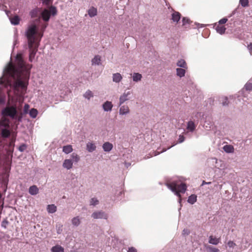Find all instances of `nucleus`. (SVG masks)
Returning a JSON list of instances; mask_svg holds the SVG:
<instances>
[{
	"label": "nucleus",
	"instance_id": "27",
	"mask_svg": "<svg viewBox=\"0 0 252 252\" xmlns=\"http://www.w3.org/2000/svg\"><path fill=\"white\" fill-rule=\"evenodd\" d=\"M73 151L72 146L71 145L64 146L63 148V151L66 154H69Z\"/></svg>",
	"mask_w": 252,
	"mask_h": 252
},
{
	"label": "nucleus",
	"instance_id": "1",
	"mask_svg": "<svg viewBox=\"0 0 252 252\" xmlns=\"http://www.w3.org/2000/svg\"><path fill=\"white\" fill-rule=\"evenodd\" d=\"M32 64H27L22 54H17L14 63L10 62L0 77V85L7 89L8 102L2 110L3 116L21 122L24 96L29 83Z\"/></svg>",
	"mask_w": 252,
	"mask_h": 252
},
{
	"label": "nucleus",
	"instance_id": "62",
	"mask_svg": "<svg viewBox=\"0 0 252 252\" xmlns=\"http://www.w3.org/2000/svg\"><path fill=\"white\" fill-rule=\"evenodd\" d=\"M173 145L172 146H171V147H169L168 149H169L171 147H172Z\"/></svg>",
	"mask_w": 252,
	"mask_h": 252
},
{
	"label": "nucleus",
	"instance_id": "15",
	"mask_svg": "<svg viewBox=\"0 0 252 252\" xmlns=\"http://www.w3.org/2000/svg\"><path fill=\"white\" fill-rule=\"evenodd\" d=\"M181 19V14L179 12L177 11H174L172 14V20L173 22L175 23H178L180 19Z\"/></svg>",
	"mask_w": 252,
	"mask_h": 252
},
{
	"label": "nucleus",
	"instance_id": "55",
	"mask_svg": "<svg viewBox=\"0 0 252 252\" xmlns=\"http://www.w3.org/2000/svg\"><path fill=\"white\" fill-rule=\"evenodd\" d=\"M248 48L250 50L252 49V43L250 44V45L248 46Z\"/></svg>",
	"mask_w": 252,
	"mask_h": 252
},
{
	"label": "nucleus",
	"instance_id": "57",
	"mask_svg": "<svg viewBox=\"0 0 252 252\" xmlns=\"http://www.w3.org/2000/svg\"><path fill=\"white\" fill-rule=\"evenodd\" d=\"M198 26H200L199 27H200V28H202V27H204V25H202V24H198Z\"/></svg>",
	"mask_w": 252,
	"mask_h": 252
},
{
	"label": "nucleus",
	"instance_id": "60",
	"mask_svg": "<svg viewBox=\"0 0 252 252\" xmlns=\"http://www.w3.org/2000/svg\"><path fill=\"white\" fill-rule=\"evenodd\" d=\"M57 233H60V230L59 229L58 231H57Z\"/></svg>",
	"mask_w": 252,
	"mask_h": 252
},
{
	"label": "nucleus",
	"instance_id": "39",
	"mask_svg": "<svg viewBox=\"0 0 252 252\" xmlns=\"http://www.w3.org/2000/svg\"><path fill=\"white\" fill-rule=\"evenodd\" d=\"M207 250L209 252H220V250L216 248L213 247L212 246H208L207 247Z\"/></svg>",
	"mask_w": 252,
	"mask_h": 252
},
{
	"label": "nucleus",
	"instance_id": "19",
	"mask_svg": "<svg viewBox=\"0 0 252 252\" xmlns=\"http://www.w3.org/2000/svg\"><path fill=\"white\" fill-rule=\"evenodd\" d=\"M88 13L90 17H94L97 15V9L94 7H91L88 10Z\"/></svg>",
	"mask_w": 252,
	"mask_h": 252
},
{
	"label": "nucleus",
	"instance_id": "29",
	"mask_svg": "<svg viewBox=\"0 0 252 252\" xmlns=\"http://www.w3.org/2000/svg\"><path fill=\"white\" fill-rule=\"evenodd\" d=\"M73 162H78L80 159L79 157L76 153H72L70 156V158Z\"/></svg>",
	"mask_w": 252,
	"mask_h": 252
},
{
	"label": "nucleus",
	"instance_id": "31",
	"mask_svg": "<svg viewBox=\"0 0 252 252\" xmlns=\"http://www.w3.org/2000/svg\"><path fill=\"white\" fill-rule=\"evenodd\" d=\"M38 111L35 108H32L30 110L29 112V115L30 117L32 118H35L37 115Z\"/></svg>",
	"mask_w": 252,
	"mask_h": 252
},
{
	"label": "nucleus",
	"instance_id": "40",
	"mask_svg": "<svg viewBox=\"0 0 252 252\" xmlns=\"http://www.w3.org/2000/svg\"><path fill=\"white\" fill-rule=\"evenodd\" d=\"M190 20L187 17H183L182 19L183 26H185L187 24H189Z\"/></svg>",
	"mask_w": 252,
	"mask_h": 252
},
{
	"label": "nucleus",
	"instance_id": "52",
	"mask_svg": "<svg viewBox=\"0 0 252 252\" xmlns=\"http://www.w3.org/2000/svg\"><path fill=\"white\" fill-rule=\"evenodd\" d=\"M204 116V114L201 113V112H198L197 113V114H196L195 116L197 117V118H198V117H203Z\"/></svg>",
	"mask_w": 252,
	"mask_h": 252
},
{
	"label": "nucleus",
	"instance_id": "33",
	"mask_svg": "<svg viewBox=\"0 0 252 252\" xmlns=\"http://www.w3.org/2000/svg\"><path fill=\"white\" fill-rule=\"evenodd\" d=\"M84 97L89 100L91 97H93V94L90 90H87L83 95Z\"/></svg>",
	"mask_w": 252,
	"mask_h": 252
},
{
	"label": "nucleus",
	"instance_id": "5",
	"mask_svg": "<svg viewBox=\"0 0 252 252\" xmlns=\"http://www.w3.org/2000/svg\"><path fill=\"white\" fill-rule=\"evenodd\" d=\"M214 126L213 119L210 116H206L203 125V127L207 130H210Z\"/></svg>",
	"mask_w": 252,
	"mask_h": 252
},
{
	"label": "nucleus",
	"instance_id": "7",
	"mask_svg": "<svg viewBox=\"0 0 252 252\" xmlns=\"http://www.w3.org/2000/svg\"><path fill=\"white\" fill-rule=\"evenodd\" d=\"M197 124V123H195L191 120L188 121L187 124V132L192 133L195 130Z\"/></svg>",
	"mask_w": 252,
	"mask_h": 252
},
{
	"label": "nucleus",
	"instance_id": "3",
	"mask_svg": "<svg viewBox=\"0 0 252 252\" xmlns=\"http://www.w3.org/2000/svg\"><path fill=\"white\" fill-rule=\"evenodd\" d=\"M167 187L174 192L177 196L180 197V193H185L186 189V185L178 179H173L168 181L165 183Z\"/></svg>",
	"mask_w": 252,
	"mask_h": 252
},
{
	"label": "nucleus",
	"instance_id": "16",
	"mask_svg": "<svg viewBox=\"0 0 252 252\" xmlns=\"http://www.w3.org/2000/svg\"><path fill=\"white\" fill-rule=\"evenodd\" d=\"M92 65H99L101 64V57L99 55H96L92 60Z\"/></svg>",
	"mask_w": 252,
	"mask_h": 252
},
{
	"label": "nucleus",
	"instance_id": "44",
	"mask_svg": "<svg viewBox=\"0 0 252 252\" xmlns=\"http://www.w3.org/2000/svg\"><path fill=\"white\" fill-rule=\"evenodd\" d=\"M227 18H223L221 19H220L219 21V23L220 24H225L226 23V22L227 21Z\"/></svg>",
	"mask_w": 252,
	"mask_h": 252
},
{
	"label": "nucleus",
	"instance_id": "25",
	"mask_svg": "<svg viewBox=\"0 0 252 252\" xmlns=\"http://www.w3.org/2000/svg\"><path fill=\"white\" fill-rule=\"evenodd\" d=\"M223 149L227 153H232L234 152V148L230 145H226L224 146Z\"/></svg>",
	"mask_w": 252,
	"mask_h": 252
},
{
	"label": "nucleus",
	"instance_id": "35",
	"mask_svg": "<svg viewBox=\"0 0 252 252\" xmlns=\"http://www.w3.org/2000/svg\"><path fill=\"white\" fill-rule=\"evenodd\" d=\"M98 200L96 198H92L90 200V204L92 206H95L98 204Z\"/></svg>",
	"mask_w": 252,
	"mask_h": 252
},
{
	"label": "nucleus",
	"instance_id": "56",
	"mask_svg": "<svg viewBox=\"0 0 252 252\" xmlns=\"http://www.w3.org/2000/svg\"><path fill=\"white\" fill-rule=\"evenodd\" d=\"M210 183H211L210 182L207 183V182H205V181H203L202 185H203L204 184H210Z\"/></svg>",
	"mask_w": 252,
	"mask_h": 252
},
{
	"label": "nucleus",
	"instance_id": "22",
	"mask_svg": "<svg viewBox=\"0 0 252 252\" xmlns=\"http://www.w3.org/2000/svg\"><path fill=\"white\" fill-rule=\"evenodd\" d=\"M47 210L49 213H54L57 211V207L54 204L48 205Z\"/></svg>",
	"mask_w": 252,
	"mask_h": 252
},
{
	"label": "nucleus",
	"instance_id": "42",
	"mask_svg": "<svg viewBox=\"0 0 252 252\" xmlns=\"http://www.w3.org/2000/svg\"><path fill=\"white\" fill-rule=\"evenodd\" d=\"M185 137L183 135H180L177 141V143H181L185 141Z\"/></svg>",
	"mask_w": 252,
	"mask_h": 252
},
{
	"label": "nucleus",
	"instance_id": "59",
	"mask_svg": "<svg viewBox=\"0 0 252 252\" xmlns=\"http://www.w3.org/2000/svg\"><path fill=\"white\" fill-rule=\"evenodd\" d=\"M129 165H130L129 163H126V167H128V166H129Z\"/></svg>",
	"mask_w": 252,
	"mask_h": 252
},
{
	"label": "nucleus",
	"instance_id": "37",
	"mask_svg": "<svg viewBox=\"0 0 252 252\" xmlns=\"http://www.w3.org/2000/svg\"><path fill=\"white\" fill-rule=\"evenodd\" d=\"M239 3L242 6L245 7L249 5V0H240Z\"/></svg>",
	"mask_w": 252,
	"mask_h": 252
},
{
	"label": "nucleus",
	"instance_id": "38",
	"mask_svg": "<svg viewBox=\"0 0 252 252\" xmlns=\"http://www.w3.org/2000/svg\"><path fill=\"white\" fill-rule=\"evenodd\" d=\"M244 88L247 91L252 90V83L250 82H248L245 85Z\"/></svg>",
	"mask_w": 252,
	"mask_h": 252
},
{
	"label": "nucleus",
	"instance_id": "10",
	"mask_svg": "<svg viewBox=\"0 0 252 252\" xmlns=\"http://www.w3.org/2000/svg\"><path fill=\"white\" fill-rule=\"evenodd\" d=\"M96 149V145L93 142H88L86 144V149L89 152L92 153Z\"/></svg>",
	"mask_w": 252,
	"mask_h": 252
},
{
	"label": "nucleus",
	"instance_id": "18",
	"mask_svg": "<svg viewBox=\"0 0 252 252\" xmlns=\"http://www.w3.org/2000/svg\"><path fill=\"white\" fill-rule=\"evenodd\" d=\"M113 81L115 83H119L122 79L123 77L119 73H116L113 74Z\"/></svg>",
	"mask_w": 252,
	"mask_h": 252
},
{
	"label": "nucleus",
	"instance_id": "58",
	"mask_svg": "<svg viewBox=\"0 0 252 252\" xmlns=\"http://www.w3.org/2000/svg\"><path fill=\"white\" fill-rule=\"evenodd\" d=\"M159 152H156V153H155V156H156V155H157L159 154Z\"/></svg>",
	"mask_w": 252,
	"mask_h": 252
},
{
	"label": "nucleus",
	"instance_id": "45",
	"mask_svg": "<svg viewBox=\"0 0 252 252\" xmlns=\"http://www.w3.org/2000/svg\"><path fill=\"white\" fill-rule=\"evenodd\" d=\"M26 146L25 144H23L19 147V150L20 152H23L24 151H25L26 150Z\"/></svg>",
	"mask_w": 252,
	"mask_h": 252
},
{
	"label": "nucleus",
	"instance_id": "53",
	"mask_svg": "<svg viewBox=\"0 0 252 252\" xmlns=\"http://www.w3.org/2000/svg\"><path fill=\"white\" fill-rule=\"evenodd\" d=\"M17 43V37L16 35L14 36V46H15Z\"/></svg>",
	"mask_w": 252,
	"mask_h": 252
},
{
	"label": "nucleus",
	"instance_id": "54",
	"mask_svg": "<svg viewBox=\"0 0 252 252\" xmlns=\"http://www.w3.org/2000/svg\"><path fill=\"white\" fill-rule=\"evenodd\" d=\"M225 101L222 102V105L223 106H225V105H227L228 104V103H227V98H225Z\"/></svg>",
	"mask_w": 252,
	"mask_h": 252
},
{
	"label": "nucleus",
	"instance_id": "8",
	"mask_svg": "<svg viewBox=\"0 0 252 252\" xmlns=\"http://www.w3.org/2000/svg\"><path fill=\"white\" fill-rule=\"evenodd\" d=\"M119 114L120 116H126L130 113V109L127 105H122L119 106Z\"/></svg>",
	"mask_w": 252,
	"mask_h": 252
},
{
	"label": "nucleus",
	"instance_id": "21",
	"mask_svg": "<svg viewBox=\"0 0 252 252\" xmlns=\"http://www.w3.org/2000/svg\"><path fill=\"white\" fill-rule=\"evenodd\" d=\"M51 251V252H64L63 248L58 245L53 247Z\"/></svg>",
	"mask_w": 252,
	"mask_h": 252
},
{
	"label": "nucleus",
	"instance_id": "14",
	"mask_svg": "<svg viewBox=\"0 0 252 252\" xmlns=\"http://www.w3.org/2000/svg\"><path fill=\"white\" fill-rule=\"evenodd\" d=\"M38 188L35 185H32L29 188V192L32 195H35L38 193Z\"/></svg>",
	"mask_w": 252,
	"mask_h": 252
},
{
	"label": "nucleus",
	"instance_id": "41",
	"mask_svg": "<svg viewBox=\"0 0 252 252\" xmlns=\"http://www.w3.org/2000/svg\"><path fill=\"white\" fill-rule=\"evenodd\" d=\"M229 249L234 248L236 246V244L232 241H229L227 244Z\"/></svg>",
	"mask_w": 252,
	"mask_h": 252
},
{
	"label": "nucleus",
	"instance_id": "49",
	"mask_svg": "<svg viewBox=\"0 0 252 252\" xmlns=\"http://www.w3.org/2000/svg\"><path fill=\"white\" fill-rule=\"evenodd\" d=\"M127 252H137V251L135 248L131 247L128 248Z\"/></svg>",
	"mask_w": 252,
	"mask_h": 252
},
{
	"label": "nucleus",
	"instance_id": "30",
	"mask_svg": "<svg viewBox=\"0 0 252 252\" xmlns=\"http://www.w3.org/2000/svg\"><path fill=\"white\" fill-rule=\"evenodd\" d=\"M196 196L194 194H192L189 197L188 202L191 204H193L196 201Z\"/></svg>",
	"mask_w": 252,
	"mask_h": 252
},
{
	"label": "nucleus",
	"instance_id": "36",
	"mask_svg": "<svg viewBox=\"0 0 252 252\" xmlns=\"http://www.w3.org/2000/svg\"><path fill=\"white\" fill-rule=\"evenodd\" d=\"M38 14V10L37 9H34L32 10L30 13V15L32 18L36 17Z\"/></svg>",
	"mask_w": 252,
	"mask_h": 252
},
{
	"label": "nucleus",
	"instance_id": "2",
	"mask_svg": "<svg viewBox=\"0 0 252 252\" xmlns=\"http://www.w3.org/2000/svg\"><path fill=\"white\" fill-rule=\"evenodd\" d=\"M25 35L27 42L25 46L27 47L29 49V61L30 62H32L38 50L43 34L38 33L37 31L36 26L32 24L28 26Z\"/></svg>",
	"mask_w": 252,
	"mask_h": 252
},
{
	"label": "nucleus",
	"instance_id": "6",
	"mask_svg": "<svg viewBox=\"0 0 252 252\" xmlns=\"http://www.w3.org/2000/svg\"><path fill=\"white\" fill-rule=\"evenodd\" d=\"M91 217L94 219H107L108 216L104 212L99 211L94 212Z\"/></svg>",
	"mask_w": 252,
	"mask_h": 252
},
{
	"label": "nucleus",
	"instance_id": "13",
	"mask_svg": "<svg viewBox=\"0 0 252 252\" xmlns=\"http://www.w3.org/2000/svg\"><path fill=\"white\" fill-rule=\"evenodd\" d=\"M73 162L70 159H66L64 160L63 164V166L67 170L72 168L73 166Z\"/></svg>",
	"mask_w": 252,
	"mask_h": 252
},
{
	"label": "nucleus",
	"instance_id": "47",
	"mask_svg": "<svg viewBox=\"0 0 252 252\" xmlns=\"http://www.w3.org/2000/svg\"><path fill=\"white\" fill-rule=\"evenodd\" d=\"M47 26V24H44V25H42V32H39L38 31V30H37V29L36 28L37 32L38 33H42L43 34V32L45 31V30Z\"/></svg>",
	"mask_w": 252,
	"mask_h": 252
},
{
	"label": "nucleus",
	"instance_id": "34",
	"mask_svg": "<svg viewBox=\"0 0 252 252\" xmlns=\"http://www.w3.org/2000/svg\"><path fill=\"white\" fill-rule=\"evenodd\" d=\"M48 10L50 12V14H52L53 16L56 15L57 12L56 8L53 6H51Z\"/></svg>",
	"mask_w": 252,
	"mask_h": 252
},
{
	"label": "nucleus",
	"instance_id": "63",
	"mask_svg": "<svg viewBox=\"0 0 252 252\" xmlns=\"http://www.w3.org/2000/svg\"><path fill=\"white\" fill-rule=\"evenodd\" d=\"M122 191H120V194H122Z\"/></svg>",
	"mask_w": 252,
	"mask_h": 252
},
{
	"label": "nucleus",
	"instance_id": "12",
	"mask_svg": "<svg viewBox=\"0 0 252 252\" xmlns=\"http://www.w3.org/2000/svg\"><path fill=\"white\" fill-rule=\"evenodd\" d=\"M41 17L43 19V20L47 22L49 21L50 18V12L48 9H44L41 12Z\"/></svg>",
	"mask_w": 252,
	"mask_h": 252
},
{
	"label": "nucleus",
	"instance_id": "20",
	"mask_svg": "<svg viewBox=\"0 0 252 252\" xmlns=\"http://www.w3.org/2000/svg\"><path fill=\"white\" fill-rule=\"evenodd\" d=\"M177 65L181 68H188V65L186 61L183 59H180L176 63Z\"/></svg>",
	"mask_w": 252,
	"mask_h": 252
},
{
	"label": "nucleus",
	"instance_id": "24",
	"mask_svg": "<svg viewBox=\"0 0 252 252\" xmlns=\"http://www.w3.org/2000/svg\"><path fill=\"white\" fill-rule=\"evenodd\" d=\"M11 23L13 25H17L19 24L20 18L18 16L16 15L10 18Z\"/></svg>",
	"mask_w": 252,
	"mask_h": 252
},
{
	"label": "nucleus",
	"instance_id": "48",
	"mask_svg": "<svg viewBox=\"0 0 252 252\" xmlns=\"http://www.w3.org/2000/svg\"><path fill=\"white\" fill-rule=\"evenodd\" d=\"M29 107H30L29 105L28 104H26L24 105V111L25 113H28V111Z\"/></svg>",
	"mask_w": 252,
	"mask_h": 252
},
{
	"label": "nucleus",
	"instance_id": "46",
	"mask_svg": "<svg viewBox=\"0 0 252 252\" xmlns=\"http://www.w3.org/2000/svg\"><path fill=\"white\" fill-rule=\"evenodd\" d=\"M190 233V231L189 229H184L183 230V232H182V234L184 236H186V235H188Z\"/></svg>",
	"mask_w": 252,
	"mask_h": 252
},
{
	"label": "nucleus",
	"instance_id": "11",
	"mask_svg": "<svg viewBox=\"0 0 252 252\" xmlns=\"http://www.w3.org/2000/svg\"><path fill=\"white\" fill-rule=\"evenodd\" d=\"M102 147L104 152H109L112 150L113 145L109 142H105L103 144Z\"/></svg>",
	"mask_w": 252,
	"mask_h": 252
},
{
	"label": "nucleus",
	"instance_id": "50",
	"mask_svg": "<svg viewBox=\"0 0 252 252\" xmlns=\"http://www.w3.org/2000/svg\"><path fill=\"white\" fill-rule=\"evenodd\" d=\"M5 176H6V177L3 179V183L4 185H7L8 184V175H5Z\"/></svg>",
	"mask_w": 252,
	"mask_h": 252
},
{
	"label": "nucleus",
	"instance_id": "61",
	"mask_svg": "<svg viewBox=\"0 0 252 252\" xmlns=\"http://www.w3.org/2000/svg\"><path fill=\"white\" fill-rule=\"evenodd\" d=\"M181 199H179V202L180 203H181Z\"/></svg>",
	"mask_w": 252,
	"mask_h": 252
},
{
	"label": "nucleus",
	"instance_id": "28",
	"mask_svg": "<svg viewBox=\"0 0 252 252\" xmlns=\"http://www.w3.org/2000/svg\"><path fill=\"white\" fill-rule=\"evenodd\" d=\"M209 243L213 245H217L219 243V239L210 236L209 237Z\"/></svg>",
	"mask_w": 252,
	"mask_h": 252
},
{
	"label": "nucleus",
	"instance_id": "4",
	"mask_svg": "<svg viewBox=\"0 0 252 252\" xmlns=\"http://www.w3.org/2000/svg\"><path fill=\"white\" fill-rule=\"evenodd\" d=\"M131 92L130 91H125L119 97V102L118 103L119 106H121L126 101L129 100V96L131 95Z\"/></svg>",
	"mask_w": 252,
	"mask_h": 252
},
{
	"label": "nucleus",
	"instance_id": "17",
	"mask_svg": "<svg viewBox=\"0 0 252 252\" xmlns=\"http://www.w3.org/2000/svg\"><path fill=\"white\" fill-rule=\"evenodd\" d=\"M187 68H177L176 70V74L178 76H179L180 78H182L184 77L186 73V69Z\"/></svg>",
	"mask_w": 252,
	"mask_h": 252
},
{
	"label": "nucleus",
	"instance_id": "9",
	"mask_svg": "<svg viewBox=\"0 0 252 252\" xmlns=\"http://www.w3.org/2000/svg\"><path fill=\"white\" fill-rule=\"evenodd\" d=\"M113 104L111 101L107 100L104 102L102 105V107L104 112H111L112 110Z\"/></svg>",
	"mask_w": 252,
	"mask_h": 252
},
{
	"label": "nucleus",
	"instance_id": "23",
	"mask_svg": "<svg viewBox=\"0 0 252 252\" xmlns=\"http://www.w3.org/2000/svg\"><path fill=\"white\" fill-rule=\"evenodd\" d=\"M142 78V76L139 73H133L132 74V80L134 82H137L140 81Z\"/></svg>",
	"mask_w": 252,
	"mask_h": 252
},
{
	"label": "nucleus",
	"instance_id": "26",
	"mask_svg": "<svg viewBox=\"0 0 252 252\" xmlns=\"http://www.w3.org/2000/svg\"><path fill=\"white\" fill-rule=\"evenodd\" d=\"M216 30L217 32L220 34H222L224 33L226 28L224 26H220L218 25L216 27Z\"/></svg>",
	"mask_w": 252,
	"mask_h": 252
},
{
	"label": "nucleus",
	"instance_id": "43",
	"mask_svg": "<svg viewBox=\"0 0 252 252\" xmlns=\"http://www.w3.org/2000/svg\"><path fill=\"white\" fill-rule=\"evenodd\" d=\"M8 223V221L6 220H4L1 222V227H2L3 228H6Z\"/></svg>",
	"mask_w": 252,
	"mask_h": 252
},
{
	"label": "nucleus",
	"instance_id": "51",
	"mask_svg": "<svg viewBox=\"0 0 252 252\" xmlns=\"http://www.w3.org/2000/svg\"><path fill=\"white\" fill-rule=\"evenodd\" d=\"M42 3L45 5H49L51 2V0H42Z\"/></svg>",
	"mask_w": 252,
	"mask_h": 252
},
{
	"label": "nucleus",
	"instance_id": "32",
	"mask_svg": "<svg viewBox=\"0 0 252 252\" xmlns=\"http://www.w3.org/2000/svg\"><path fill=\"white\" fill-rule=\"evenodd\" d=\"M71 222L72 224L75 226H78L80 224V220L78 217L73 218Z\"/></svg>",
	"mask_w": 252,
	"mask_h": 252
}]
</instances>
